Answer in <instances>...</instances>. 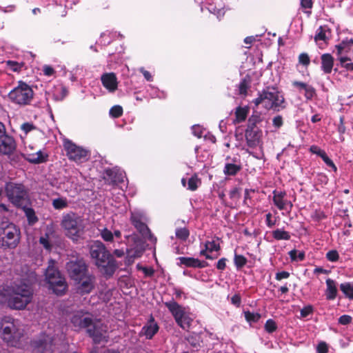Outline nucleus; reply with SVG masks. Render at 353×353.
I'll return each instance as SVG.
<instances>
[{
  "label": "nucleus",
  "mask_w": 353,
  "mask_h": 353,
  "mask_svg": "<svg viewBox=\"0 0 353 353\" xmlns=\"http://www.w3.org/2000/svg\"><path fill=\"white\" fill-rule=\"evenodd\" d=\"M37 281V276L34 272H26L14 279L10 286L5 290V293H0V302L7 301L9 307L13 309H23L32 300V285Z\"/></svg>",
  "instance_id": "nucleus-1"
},
{
  "label": "nucleus",
  "mask_w": 353,
  "mask_h": 353,
  "mask_svg": "<svg viewBox=\"0 0 353 353\" xmlns=\"http://www.w3.org/2000/svg\"><path fill=\"white\" fill-rule=\"evenodd\" d=\"M71 323L75 329L87 328L89 335L96 343L107 341V326L100 321H94L92 315L83 310L77 311L72 317Z\"/></svg>",
  "instance_id": "nucleus-2"
},
{
  "label": "nucleus",
  "mask_w": 353,
  "mask_h": 353,
  "mask_svg": "<svg viewBox=\"0 0 353 353\" xmlns=\"http://www.w3.org/2000/svg\"><path fill=\"white\" fill-rule=\"evenodd\" d=\"M90 255L101 272L108 276H112L117 269V263L103 243L94 241L90 248Z\"/></svg>",
  "instance_id": "nucleus-3"
},
{
  "label": "nucleus",
  "mask_w": 353,
  "mask_h": 353,
  "mask_svg": "<svg viewBox=\"0 0 353 353\" xmlns=\"http://www.w3.org/2000/svg\"><path fill=\"white\" fill-rule=\"evenodd\" d=\"M59 334L61 339L63 332L60 330L59 327H56L54 322H49L47 330L32 341L31 345L33 353H51L53 343L56 340L55 337L59 336Z\"/></svg>",
  "instance_id": "nucleus-4"
},
{
  "label": "nucleus",
  "mask_w": 353,
  "mask_h": 353,
  "mask_svg": "<svg viewBox=\"0 0 353 353\" xmlns=\"http://www.w3.org/2000/svg\"><path fill=\"white\" fill-rule=\"evenodd\" d=\"M1 330L4 341L10 346L20 347L23 330L18 320L11 316H5L1 322Z\"/></svg>",
  "instance_id": "nucleus-5"
},
{
  "label": "nucleus",
  "mask_w": 353,
  "mask_h": 353,
  "mask_svg": "<svg viewBox=\"0 0 353 353\" xmlns=\"http://www.w3.org/2000/svg\"><path fill=\"white\" fill-rule=\"evenodd\" d=\"M253 102L256 106L261 105L266 110H273L277 112L285 107L283 95L275 88L263 91Z\"/></svg>",
  "instance_id": "nucleus-6"
},
{
  "label": "nucleus",
  "mask_w": 353,
  "mask_h": 353,
  "mask_svg": "<svg viewBox=\"0 0 353 353\" xmlns=\"http://www.w3.org/2000/svg\"><path fill=\"white\" fill-rule=\"evenodd\" d=\"M34 91L27 83L19 81L9 93L8 98L11 102L19 106L30 105L33 100Z\"/></svg>",
  "instance_id": "nucleus-7"
},
{
  "label": "nucleus",
  "mask_w": 353,
  "mask_h": 353,
  "mask_svg": "<svg viewBox=\"0 0 353 353\" xmlns=\"http://www.w3.org/2000/svg\"><path fill=\"white\" fill-rule=\"evenodd\" d=\"M61 226L68 237L77 241L83 229V219L79 215L69 212L63 215Z\"/></svg>",
  "instance_id": "nucleus-8"
},
{
  "label": "nucleus",
  "mask_w": 353,
  "mask_h": 353,
  "mask_svg": "<svg viewBox=\"0 0 353 353\" xmlns=\"http://www.w3.org/2000/svg\"><path fill=\"white\" fill-rule=\"evenodd\" d=\"M164 305L173 316L176 324L183 330H188L193 321V317L185 307L174 301H167Z\"/></svg>",
  "instance_id": "nucleus-9"
},
{
  "label": "nucleus",
  "mask_w": 353,
  "mask_h": 353,
  "mask_svg": "<svg viewBox=\"0 0 353 353\" xmlns=\"http://www.w3.org/2000/svg\"><path fill=\"white\" fill-rule=\"evenodd\" d=\"M46 280L49 284L50 288L57 295H62L67 289L65 279L54 268V261H50L46 271Z\"/></svg>",
  "instance_id": "nucleus-10"
},
{
  "label": "nucleus",
  "mask_w": 353,
  "mask_h": 353,
  "mask_svg": "<svg viewBox=\"0 0 353 353\" xmlns=\"http://www.w3.org/2000/svg\"><path fill=\"white\" fill-rule=\"evenodd\" d=\"M63 147L68 159L77 163L85 162L89 159L90 153L88 150L76 145L70 140L64 141Z\"/></svg>",
  "instance_id": "nucleus-11"
},
{
  "label": "nucleus",
  "mask_w": 353,
  "mask_h": 353,
  "mask_svg": "<svg viewBox=\"0 0 353 353\" xmlns=\"http://www.w3.org/2000/svg\"><path fill=\"white\" fill-rule=\"evenodd\" d=\"M66 270L70 278L74 281L79 280L88 273V267L81 259L71 260L66 264Z\"/></svg>",
  "instance_id": "nucleus-12"
},
{
  "label": "nucleus",
  "mask_w": 353,
  "mask_h": 353,
  "mask_svg": "<svg viewBox=\"0 0 353 353\" xmlns=\"http://www.w3.org/2000/svg\"><path fill=\"white\" fill-rule=\"evenodd\" d=\"M6 194L10 201L19 205L26 196V191L22 184L9 183L6 187Z\"/></svg>",
  "instance_id": "nucleus-13"
},
{
  "label": "nucleus",
  "mask_w": 353,
  "mask_h": 353,
  "mask_svg": "<svg viewBox=\"0 0 353 353\" xmlns=\"http://www.w3.org/2000/svg\"><path fill=\"white\" fill-rule=\"evenodd\" d=\"M130 220L132 225L143 236H146L148 234L152 238L150 230L145 223V216L142 211L138 210L132 211Z\"/></svg>",
  "instance_id": "nucleus-14"
},
{
  "label": "nucleus",
  "mask_w": 353,
  "mask_h": 353,
  "mask_svg": "<svg viewBox=\"0 0 353 353\" xmlns=\"http://www.w3.org/2000/svg\"><path fill=\"white\" fill-rule=\"evenodd\" d=\"M133 241L127 250L128 257L129 259L140 257L145 250L143 241L136 236H130L128 239V243Z\"/></svg>",
  "instance_id": "nucleus-15"
},
{
  "label": "nucleus",
  "mask_w": 353,
  "mask_h": 353,
  "mask_svg": "<svg viewBox=\"0 0 353 353\" xmlns=\"http://www.w3.org/2000/svg\"><path fill=\"white\" fill-rule=\"evenodd\" d=\"M3 241L10 248H14L19 242V231L13 224H10L4 230Z\"/></svg>",
  "instance_id": "nucleus-16"
},
{
  "label": "nucleus",
  "mask_w": 353,
  "mask_h": 353,
  "mask_svg": "<svg viewBox=\"0 0 353 353\" xmlns=\"http://www.w3.org/2000/svg\"><path fill=\"white\" fill-rule=\"evenodd\" d=\"M77 281L78 292L81 294H89L94 288L95 277L88 272Z\"/></svg>",
  "instance_id": "nucleus-17"
},
{
  "label": "nucleus",
  "mask_w": 353,
  "mask_h": 353,
  "mask_svg": "<svg viewBox=\"0 0 353 353\" xmlns=\"http://www.w3.org/2000/svg\"><path fill=\"white\" fill-rule=\"evenodd\" d=\"M273 203L280 210L290 212L292 208V203L290 201L286 199V192L284 191L274 190Z\"/></svg>",
  "instance_id": "nucleus-18"
},
{
  "label": "nucleus",
  "mask_w": 353,
  "mask_h": 353,
  "mask_svg": "<svg viewBox=\"0 0 353 353\" xmlns=\"http://www.w3.org/2000/svg\"><path fill=\"white\" fill-rule=\"evenodd\" d=\"M262 131L254 127H248L245 131V139L248 145L254 148L261 145Z\"/></svg>",
  "instance_id": "nucleus-19"
},
{
  "label": "nucleus",
  "mask_w": 353,
  "mask_h": 353,
  "mask_svg": "<svg viewBox=\"0 0 353 353\" xmlns=\"http://www.w3.org/2000/svg\"><path fill=\"white\" fill-rule=\"evenodd\" d=\"M159 326L151 316L147 323L143 326L139 333L141 336H145L147 339H151L158 332Z\"/></svg>",
  "instance_id": "nucleus-20"
},
{
  "label": "nucleus",
  "mask_w": 353,
  "mask_h": 353,
  "mask_svg": "<svg viewBox=\"0 0 353 353\" xmlns=\"http://www.w3.org/2000/svg\"><path fill=\"white\" fill-rule=\"evenodd\" d=\"M16 149V143L13 137L6 134L0 139V154L8 155Z\"/></svg>",
  "instance_id": "nucleus-21"
},
{
  "label": "nucleus",
  "mask_w": 353,
  "mask_h": 353,
  "mask_svg": "<svg viewBox=\"0 0 353 353\" xmlns=\"http://www.w3.org/2000/svg\"><path fill=\"white\" fill-rule=\"evenodd\" d=\"M101 83L110 92H114L118 86L117 79L114 73H104L101 77Z\"/></svg>",
  "instance_id": "nucleus-22"
},
{
  "label": "nucleus",
  "mask_w": 353,
  "mask_h": 353,
  "mask_svg": "<svg viewBox=\"0 0 353 353\" xmlns=\"http://www.w3.org/2000/svg\"><path fill=\"white\" fill-rule=\"evenodd\" d=\"M326 290L325 296L327 300H334L336 299L338 290L336 286V282L330 278L326 279Z\"/></svg>",
  "instance_id": "nucleus-23"
},
{
  "label": "nucleus",
  "mask_w": 353,
  "mask_h": 353,
  "mask_svg": "<svg viewBox=\"0 0 353 353\" xmlns=\"http://www.w3.org/2000/svg\"><path fill=\"white\" fill-rule=\"evenodd\" d=\"M181 265H184L187 267L191 268H205L207 265V263L205 261H201L197 259L192 257H179L178 259Z\"/></svg>",
  "instance_id": "nucleus-24"
},
{
  "label": "nucleus",
  "mask_w": 353,
  "mask_h": 353,
  "mask_svg": "<svg viewBox=\"0 0 353 353\" xmlns=\"http://www.w3.org/2000/svg\"><path fill=\"white\" fill-rule=\"evenodd\" d=\"M241 169L240 163H236V159H231V162H227L223 168V173L228 176L236 175Z\"/></svg>",
  "instance_id": "nucleus-25"
},
{
  "label": "nucleus",
  "mask_w": 353,
  "mask_h": 353,
  "mask_svg": "<svg viewBox=\"0 0 353 353\" xmlns=\"http://www.w3.org/2000/svg\"><path fill=\"white\" fill-rule=\"evenodd\" d=\"M334 65V59L330 54H323L321 56V69L325 74L331 73Z\"/></svg>",
  "instance_id": "nucleus-26"
},
{
  "label": "nucleus",
  "mask_w": 353,
  "mask_h": 353,
  "mask_svg": "<svg viewBox=\"0 0 353 353\" xmlns=\"http://www.w3.org/2000/svg\"><path fill=\"white\" fill-rule=\"evenodd\" d=\"M105 172L111 181L115 183L123 182L125 176V173L117 168L107 170Z\"/></svg>",
  "instance_id": "nucleus-27"
},
{
  "label": "nucleus",
  "mask_w": 353,
  "mask_h": 353,
  "mask_svg": "<svg viewBox=\"0 0 353 353\" xmlns=\"http://www.w3.org/2000/svg\"><path fill=\"white\" fill-rule=\"evenodd\" d=\"M353 39L344 40L339 45L336 46V48L338 51V54H342L343 53H349L352 51Z\"/></svg>",
  "instance_id": "nucleus-28"
},
{
  "label": "nucleus",
  "mask_w": 353,
  "mask_h": 353,
  "mask_svg": "<svg viewBox=\"0 0 353 353\" xmlns=\"http://www.w3.org/2000/svg\"><path fill=\"white\" fill-rule=\"evenodd\" d=\"M47 155H45L41 150L34 154H28L26 159L32 163H41L45 162Z\"/></svg>",
  "instance_id": "nucleus-29"
},
{
  "label": "nucleus",
  "mask_w": 353,
  "mask_h": 353,
  "mask_svg": "<svg viewBox=\"0 0 353 353\" xmlns=\"http://www.w3.org/2000/svg\"><path fill=\"white\" fill-rule=\"evenodd\" d=\"M248 112L249 108L248 107H238L235 111L236 119L234 122L241 123L244 121L248 116Z\"/></svg>",
  "instance_id": "nucleus-30"
},
{
  "label": "nucleus",
  "mask_w": 353,
  "mask_h": 353,
  "mask_svg": "<svg viewBox=\"0 0 353 353\" xmlns=\"http://www.w3.org/2000/svg\"><path fill=\"white\" fill-rule=\"evenodd\" d=\"M340 289L345 296L353 299V283H344L340 285Z\"/></svg>",
  "instance_id": "nucleus-31"
},
{
  "label": "nucleus",
  "mask_w": 353,
  "mask_h": 353,
  "mask_svg": "<svg viewBox=\"0 0 353 353\" xmlns=\"http://www.w3.org/2000/svg\"><path fill=\"white\" fill-rule=\"evenodd\" d=\"M52 205L56 210H62L68 207V202L66 198L59 197L52 200Z\"/></svg>",
  "instance_id": "nucleus-32"
},
{
  "label": "nucleus",
  "mask_w": 353,
  "mask_h": 353,
  "mask_svg": "<svg viewBox=\"0 0 353 353\" xmlns=\"http://www.w3.org/2000/svg\"><path fill=\"white\" fill-rule=\"evenodd\" d=\"M272 236L276 240H289L290 239V234L288 232L281 229H276L272 231Z\"/></svg>",
  "instance_id": "nucleus-33"
},
{
  "label": "nucleus",
  "mask_w": 353,
  "mask_h": 353,
  "mask_svg": "<svg viewBox=\"0 0 353 353\" xmlns=\"http://www.w3.org/2000/svg\"><path fill=\"white\" fill-rule=\"evenodd\" d=\"M6 66L8 70L12 72H19L24 65L23 62H18L16 61L8 60L5 62Z\"/></svg>",
  "instance_id": "nucleus-34"
},
{
  "label": "nucleus",
  "mask_w": 353,
  "mask_h": 353,
  "mask_svg": "<svg viewBox=\"0 0 353 353\" xmlns=\"http://www.w3.org/2000/svg\"><path fill=\"white\" fill-rule=\"evenodd\" d=\"M67 90L63 86H58L55 88V90L53 92V98L56 101L63 100L67 95Z\"/></svg>",
  "instance_id": "nucleus-35"
},
{
  "label": "nucleus",
  "mask_w": 353,
  "mask_h": 353,
  "mask_svg": "<svg viewBox=\"0 0 353 353\" xmlns=\"http://www.w3.org/2000/svg\"><path fill=\"white\" fill-rule=\"evenodd\" d=\"M26 216L30 225H34L38 221V218L35 214L34 210L31 208H26L24 209Z\"/></svg>",
  "instance_id": "nucleus-36"
},
{
  "label": "nucleus",
  "mask_w": 353,
  "mask_h": 353,
  "mask_svg": "<svg viewBox=\"0 0 353 353\" xmlns=\"http://www.w3.org/2000/svg\"><path fill=\"white\" fill-rule=\"evenodd\" d=\"M327 29L326 27L320 26L317 30L316 34L315 35L314 39L316 42L319 41H325L327 39Z\"/></svg>",
  "instance_id": "nucleus-37"
},
{
  "label": "nucleus",
  "mask_w": 353,
  "mask_h": 353,
  "mask_svg": "<svg viewBox=\"0 0 353 353\" xmlns=\"http://www.w3.org/2000/svg\"><path fill=\"white\" fill-rule=\"evenodd\" d=\"M204 248L208 250V252L218 251L220 249V245L219 243V239L212 241H207L204 243Z\"/></svg>",
  "instance_id": "nucleus-38"
},
{
  "label": "nucleus",
  "mask_w": 353,
  "mask_h": 353,
  "mask_svg": "<svg viewBox=\"0 0 353 353\" xmlns=\"http://www.w3.org/2000/svg\"><path fill=\"white\" fill-rule=\"evenodd\" d=\"M289 256L292 261H301L305 259V252L292 250L289 252Z\"/></svg>",
  "instance_id": "nucleus-39"
},
{
  "label": "nucleus",
  "mask_w": 353,
  "mask_h": 353,
  "mask_svg": "<svg viewBox=\"0 0 353 353\" xmlns=\"http://www.w3.org/2000/svg\"><path fill=\"white\" fill-rule=\"evenodd\" d=\"M101 238L106 242H112L114 240V235L112 232L108 229L107 228H104L101 230H99Z\"/></svg>",
  "instance_id": "nucleus-40"
},
{
  "label": "nucleus",
  "mask_w": 353,
  "mask_h": 353,
  "mask_svg": "<svg viewBox=\"0 0 353 353\" xmlns=\"http://www.w3.org/2000/svg\"><path fill=\"white\" fill-rule=\"evenodd\" d=\"M188 184V189L191 191H194L201 184V181L196 175H194L189 179Z\"/></svg>",
  "instance_id": "nucleus-41"
},
{
  "label": "nucleus",
  "mask_w": 353,
  "mask_h": 353,
  "mask_svg": "<svg viewBox=\"0 0 353 353\" xmlns=\"http://www.w3.org/2000/svg\"><path fill=\"white\" fill-rule=\"evenodd\" d=\"M175 234L177 239L185 241L188 238L190 232L186 228H180L176 229Z\"/></svg>",
  "instance_id": "nucleus-42"
},
{
  "label": "nucleus",
  "mask_w": 353,
  "mask_h": 353,
  "mask_svg": "<svg viewBox=\"0 0 353 353\" xmlns=\"http://www.w3.org/2000/svg\"><path fill=\"white\" fill-rule=\"evenodd\" d=\"M244 315L246 321L249 323L257 322L261 318V314L257 312L248 311L244 312Z\"/></svg>",
  "instance_id": "nucleus-43"
},
{
  "label": "nucleus",
  "mask_w": 353,
  "mask_h": 353,
  "mask_svg": "<svg viewBox=\"0 0 353 353\" xmlns=\"http://www.w3.org/2000/svg\"><path fill=\"white\" fill-rule=\"evenodd\" d=\"M208 10L210 12L214 14V15H216L218 18H221L225 14V9L221 6L219 8L216 7V6L211 5L208 8Z\"/></svg>",
  "instance_id": "nucleus-44"
},
{
  "label": "nucleus",
  "mask_w": 353,
  "mask_h": 353,
  "mask_svg": "<svg viewBox=\"0 0 353 353\" xmlns=\"http://www.w3.org/2000/svg\"><path fill=\"white\" fill-rule=\"evenodd\" d=\"M110 116L112 118H118L123 114V108L121 105H117L112 107L109 112Z\"/></svg>",
  "instance_id": "nucleus-45"
},
{
  "label": "nucleus",
  "mask_w": 353,
  "mask_h": 353,
  "mask_svg": "<svg viewBox=\"0 0 353 353\" xmlns=\"http://www.w3.org/2000/svg\"><path fill=\"white\" fill-rule=\"evenodd\" d=\"M303 91H304V96L307 100H311L315 95V89L308 84Z\"/></svg>",
  "instance_id": "nucleus-46"
},
{
  "label": "nucleus",
  "mask_w": 353,
  "mask_h": 353,
  "mask_svg": "<svg viewBox=\"0 0 353 353\" xmlns=\"http://www.w3.org/2000/svg\"><path fill=\"white\" fill-rule=\"evenodd\" d=\"M265 329L268 333H272L277 329L276 323L272 319H268L265 324Z\"/></svg>",
  "instance_id": "nucleus-47"
},
{
  "label": "nucleus",
  "mask_w": 353,
  "mask_h": 353,
  "mask_svg": "<svg viewBox=\"0 0 353 353\" xmlns=\"http://www.w3.org/2000/svg\"><path fill=\"white\" fill-rule=\"evenodd\" d=\"M246 262L247 259L243 255L235 254L234 263L238 268L243 267Z\"/></svg>",
  "instance_id": "nucleus-48"
},
{
  "label": "nucleus",
  "mask_w": 353,
  "mask_h": 353,
  "mask_svg": "<svg viewBox=\"0 0 353 353\" xmlns=\"http://www.w3.org/2000/svg\"><path fill=\"white\" fill-rule=\"evenodd\" d=\"M192 130L193 134L198 138H201L205 132L204 129L199 125H193Z\"/></svg>",
  "instance_id": "nucleus-49"
},
{
  "label": "nucleus",
  "mask_w": 353,
  "mask_h": 353,
  "mask_svg": "<svg viewBox=\"0 0 353 353\" xmlns=\"http://www.w3.org/2000/svg\"><path fill=\"white\" fill-rule=\"evenodd\" d=\"M40 243L43 246L45 249L50 251L52 248V245L50 243L49 237L48 234L41 236L39 239Z\"/></svg>",
  "instance_id": "nucleus-50"
},
{
  "label": "nucleus",
  "mask_w": 353,
  "mask_h": 353,
  "mask_svg": "<svg viewBox=\"0 0 353 353\" xmlns=\"http://www.w3.org/2000/svg\"><path fill=\"white\" fill-rule=\"evenodd\" d=\"M341 63L347 70L353 71V63H347V61H350V58L346 56H341L340 57Z\"/></svg>",
  "instance_id": "nucleus-51"
},
{
  "label": "nucleus",
  "mask_w": 353,
  "mask_h": 353,
  "mask_svg": "<svg viewBox=\"0 0 353 353\" xmlns=\"http://www.w3.org/2000/svg\"><path fill=\"white\" fill-rule=\"evenodd\" d=\"M249 88V82L245 79L242 80L239 85V92L240 94L245 95Z\"/></svg>",
  "instance_id": "nucleus-52"
},
{
  "label": "nucleus",
  "mask_w": 353,
  "mask_h": 353,
  "mask_svg": "<svg viewBox=\"0 0 353 353\" xmlns=\"http://www.w3.org/2000/svg\"><path fill=\"white\" fill-rule=\"evenodd\" d=\"M326 258L331 262H335L338 261L339 258V253L336 250H330L326 254Z\"/></svg>",
  "instance_id": "nucleus-53"
},
{
  "label": "nucleus",
  "mask_w": 353,
  "mask_h": 353,
  "mask_svg": "<svg viewBox=\"0 0 353 353\" xmlns=\"http://www.w3.org/2000/svg\"><path fill=\"white\" fill-rule=\"evenodd\" d=\"M230 198L232 199H239L241 196V191L239 188H233L229 192Z\"/></svg>",
  "instance_id": "nucleus-54"
},
{
  "label": "nucleus",
  "mask_w": 353,
  "mask_h": 353,
  "mask_svg": "<svg viewBox=\"0 0 353 353\" xmlns=\"http://www.w3.org/2000/svg\"><path fill=\"white\" fill-rule=\"evenodd\" d=\"M310 151L313 154L319 155L321 158L326 154L324 150H322L320 148H319L316 145L310 146Z\"/></svg>",
  "instance_id": "nucleus-55"
},
{
  "label": "nucleus",
  "mask_w": 353,
  "mask_h": 353,
  "mask_svg": "<svg viewBox=\"0 0 353 353\" xmlns=\"http://www.w3.org/2000/svg\"><path fill=\"white\" fill-rule=\"evenodd\" d=\"M323 161L325 162V163L330 167L334 172H336L337 168L336 165H334V162L327 157V155L325 154L322 158Z\"/></svg>",
  "instance_id": "nucleus-56"
},
{
  "label": "nucleus",
  "mask_w": 353,
  "mask_h": 353,
  "mask_svg": "<svg viewBox=\"0 0 353 353\" xmlns=\"http://www.w3.org/2000/svg\"><path fill=\"white\" fill-rule=\"evenodd\" d=\"M260 116L258 114H252L248 119L249 127L254 126L260 121Z\"/></svg>",
  "instance_id": "nucleus-57"
},
{
  "label": "nucleus",
  "mask_w": 353,
  "mask_h": 353,
  "mask_svg": "<svg viewBox=\"0 0 353 353\" xmlns=\"http://www.w3.org/2000/svg\"><path fill=\"white\" fill-rule=\"evenodd\" d=\"M265 223L270 228H272L276 223V221L272 219V215L270 212L265 215Z\"/></svg>",
  "instance_id": "nucleus-58"
},
{
  "label": "nucleus",
  "mask_w": 353,
  "mask_h": 353,
  "mask_svg": "<svg viewBox=\"0 0 353 353\" xmlns=\"http://www.w3.org/2000/svg\"><path fill=\"white\" fill-rule=\"evenodd\" d=\"M299 61L300 63L304 65H307L310 63V58L305 53H302L299 55Z\"/></svg>",
  "instance_id": "nucleus-59"
},
{
  "label": "nucleus",
  "mask_w": 353,
  "mask_h": 353,
  "mask_svg": "<svg viewBox=\"0 0 353 353\" xmlns=\"http://www.w3.org/2000/svg\"><path fill=\"white\" fill-rule=\"evenodd\" d=\"M292 86L296 88L299 92L303 91V90L304 88H305V87L307 85L305 83L297 81H292Z\"/></svg>",
  "instance_id": "nucleus-60"
},
{
  "label": "nucleus",
  "mask_w": 353,
  "mask_h": 353,
  "mask_svg": "<svg viewBox=\"0 0 353 353\" xmlns=\"http://www.w3.org/2000/svg\"><path fill=\"white\" fill-rule=\"evenodd\" d=\"M43 72L46 76L50 77L54 74V70L50 65H45L43 67Z\"/></svg>",
  "instance_id": "nucleus-61"
},
{
  "label": "nucleus",
  "mask_w": 353,
  "mask_h": 353,
  "mask_svg": "<svg viewBox=\"0 0 353 353\" xmlns=\"http://www.w3.org/2000/svg\"><path fill=\"white\" fill-rule=\"evenodd\" d=\"M290 276V273L286 271H282L277 272L275 275V279L278 281H281L284 279H288Z\"/></svg>",
  "instance_id": "nucleus-62"
},
{
  "label": "nucleus",
  "mask_w": 353,
  "mask_h": 353,
  "mask_svg": "<svg viewBox=\"0 0 353 353\" xmlns=\"http://www.w3.org/2000/svg\"><path fill=\"white\" fill-rule=\"evenodd\" d=\"M34 128V125L30 123H25L21 125V129L25 132V134L28 133Z\"/></svg>",
  "instance_id": "nucleus-63"
},
{
  "label": "nucleus",
  "mask_w": 353,
  "mask_h": 353,
  "mask_svg": "<svg viewBox=\"0 0 353 353\" xmlns=\"http://www.w3.org/2000/svg\"><path fill=\"white\" fill-rule=\"evenodd\" d=\"M316 350L318 353H327V345L325 342H321L317 345Z\"/></svg>",
  "instance_id": "nucleus-64"
}]
</instances>
